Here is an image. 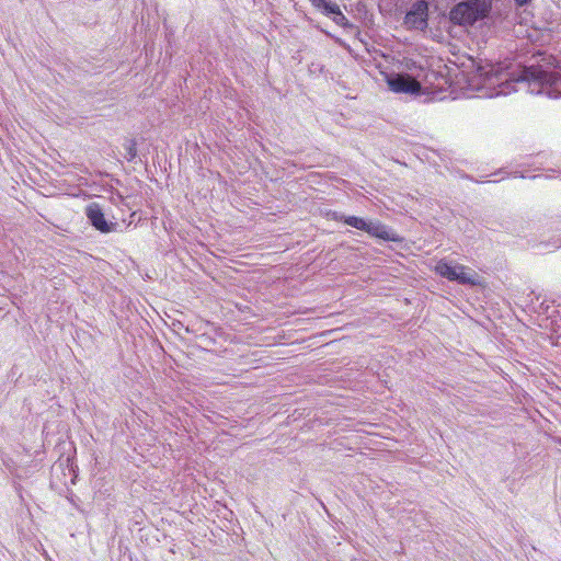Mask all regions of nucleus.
Wrapping results in <instances>:
<instances>
[{
	"label": "nucleus",
	"instance_id": "f257e3e1",
	"mask_svg": "<svg viewBox=\"0 0 561 561\" xmlns=\"http://www.w3.org/2000/svg\"><path fill=\"white\" fill-rule=\"evenodd\" d=\"M469 82L483 98L508 95L517 91L518 84L525 85L533 94H546L550 99L561 98V76L543 69L542 66L486 64L477 68Z\"/></svg>",
	"mask_w": 561,
	"mask_h": 561
},
{
	"label": "nucleus",
	"instance_id": "f03ea898",
	"mask_svg": "<svg viewBox=\"0 0 561 561\" xmlns=\"http://www.w3.org/2000/svg\"><path fill=\"white\" fill-rule=\"evenodd\" d=\"M493 0H466L456 4L449 12L453 23L459 25H472L478 20L484 19L492 7Z\"/></svg>",
	"mask_w": 561,
	"mask_h": 561
},
{
	"label": "nucleus",
	"instance_id": "7ed1b4c3",
	"mask_svg": "<svg viewBox=\"0 0 561 561\" xmlns=\"http://www.w3.org/2000/svg\"><path fill=\"white\" fill-rule=\"evenodd\" d=\"M435 272L451 282L462 285H476L478 283V274L461 264H451L445 260L437 262Z\"/></svg>",
	"mask_w": 561,
	"mask_h": 561
},
{
	"label": "nucleus",
	"instance_id": "20e7f679",
	"mask_svg": "<svg viewBox=\"0 0 561 561\" xmlns=\"http://www.w3.org/2000/svg\"><path fill=\"white\" fill-rule=\"evenodd\" d=\"M428 5L424 0L416 1L405 14L404 24L409 28L425 30L427 27Z\"/></svg>",
	"mask_w": 561,
	"mask_h": 561
},
{
	"label": "nucleus",
	"instance_id": "39448f33",
	"mask_svg": "<svg viewBox=\"0 0 561 561\" xmlns=\"http://www.w3.org/2000/svg\"><path fill=\"white\" fill-rule=\"evenodd\" d=\"M389 89L396 93H419L421 84L408 75H394L387 79Z\"/></svg>",
	"mask_w": 561,
	"mask_h": 561
},
{
	"label": "nucleus",
	"instance_id": "423d86ee",
	"mask_svg": "<svg viewBox=\"0 0 561 561\" xmlns=\"http://www.w3.org/2000/svg\"><path fill=\"white\" fill-rule=\"evenodd\" d=\"M85 215L91 225L101 232H110L116 226L114 222L106 221L102 208L96 203H91L87 206Z\"/></svg>",
	"mask_w": 561,
	"mask_h": 561
},
{
	"label": "nucleus",
	"instance_id": "0eeeda50",
	"mask_svg": "<svg viewBox=\"0 0 561 561\" xmlns=\"http://www.w3.org/2000/svg\"><path fill=\"white\" fill-rule=\"evenodd\" d=\"M364 231H366L373 237H377L382 240H396L393 233L389 231L387 227L380 224L379 221H366V228H364Z\"/></svg>",
	"mask_w": 561,
	"mask_h": 561
},
{
	"label": "nucleus",
	"instance_id": "6e6552de",
	"mask_svg": "<svg viewBox=\"0 0 561 561\" xmlns=\"http://www.w3.org/2000/svg\"><path fill=\"white\" fill-rule=\"evenodd\" d=\"M333 218L358 230L364 231V228H366V220L360 217L334 214Z\"/></svg>",
	"mask_w": 561,
	"mask_h": 561
},
{
	"label": "nucleus",
	"instance_id": "1a4fd4ad",
	"mask_svg": "<svg viewBox=\"0 0 561 561\" xmlns=\"http://www.w3.org/2000/svg\"><path fill=\"white\" fill-rule=\"evenodd\" d=\"M136 146H137V144L134 139L126 140L125 144L123 145L125 152H126L125 158L128 161H133L137 157Z\"/></svg>",
	"mask_w": 561,
	"mask_h": 561
},
{
	"label": "nucleus",
	"instance_id": "9d476101",
	"mask_svg": "<svg viewBox=\"0 0 561 561\" xmlns=\"http://www.w3.org/2000/svg\"><path fill=\"white\" fill-rule=\"evenodd\" d=\"M340 10V7L334 3V2H331L328 0V2L324 4V7L322 8V12L328 15V16H331L333 18L335 14L339 13Z\"/></svg>",
	"mask_w": 561,
	"mask_h": 561
},
{
	"label": "nucleus",
	"instance_id": "9b49d317",
	"mask_svg": "<svg viewBox=\"0 0 561 561\" xmlns=\"http://www.w3.org/2000/svg\"><path fill=\"white\" fill-rule=\"evenodd\" d=\"M340 10V7L334 3V2H331L328 0V2L324 4V7L322 8V12L328 15V16H331L333 18L335 14L339 13Z\"/></svg>",
	"mask_w": 561,
	"mask_h": 561
},
{
	"label": "nucleus",
	"instance_id": "f8f14e48",
	"mask_svg": "<svg viewBox=\"0 0 561 561\" xmlns=\"http://www.w3.org/2000/svg\"><path fill=\"white\" fill-rule=\"evenodd\" d=\"M332 20L340 26H344L347 24V19L345 18V15L339 11L337 14H335Z\"/></svg>",
	"mask_w": 561,
	"mask_h": 561
},
{
	"label": "nucleus",
	"instance_id": "ddd939ff",
	"mask_svg": "<svg viewBox=\"0 0 561 561\" xmlns=\"http://www.w3.org/2000/svg\"><path fill=\"white\" fill-rule=\"evenodd\" d=\"M314 7L322 10L328 0H310Z\"/></svg>",
	"mask_w": 561,
	"mask_h": 561
},
{
	"label": "nucleus",
	"instance_id": "4468645a",
	"mask_svg": "<svg viewBox=\"0 0 561 561\" xmlns=\"http://www.w3.org/2000/svg\"><path fill=\"white\" fill-rule=\"evenodd\" d=\"M516 2H517L518 5H525L528 2H530V0H516Z\"/></svg>",
	"mask_w": 561,
	"mask_h": 561
}]
</instances>
